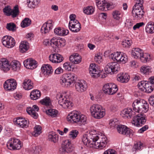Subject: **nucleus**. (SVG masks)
<instances>
[{"label":"nucleus","instance_id":"f257e3e1","mask_svg":"<svg viewBox=\"0 0 154 154\" xmlns=\"http://www.w3.org/2000/svg\"><path fill=\"white\" fill-rule=\"evenodd\" d=\"M90 140L87 135H83L82 141L84 144L88 146L90 145L91 147L95 148L102 149L105 147L108 142L107 138L104 134H97L95 132L92 131L90 133Z\"/></svg>","mask_w":154,"mask_h":154},{"label":"nucleus","instance_id":"f03ea898","mask_svg":"<svg viewBox=\"0 0 154 154\" xmlns=\"http://www.w3.org/2000/svg\"><path fill=\"white\" fill-rule=\"evenodd\" d=\"M67 121L72 123L85 125L86 122V117L83 115H80L78 112L74 111L70 113L67 117Z\"/></svg>","mask_w":154,"mask_h":154},{"label":"nucleus","instance_id":"7ed1b4c3","mask_svg":"<svg viewBox=\"0 0 154 154\" xmlns=\"http://www.w3.org/2000/svg\"><path fill=\"white\" fill-rule=\"evenodd\" d=\"M133 110L140 114L146 112L149 109V105L144 100H136L132 104Z\"/></svg>","mask_w":154,"mask_h":154},{"label":"nucleus","instance_id":"20e7f679","mask_svg":"<svg viewBox=\"0 0 154 154\" xmlns=\"http://www.w3.org/2000/svg\"><path fill=\"white\" fill-rule=\"evenodd\" d=\"M91 114L94 118L100 119L105 115V110L102 106L99 104H94L90 108Z\"/></svg>","mask_w":154,"mask_h":154},{"label":"nucleus","instance_id":"39448f33","mask_svg":"<svg viewBox=\"0 0 154 154\" xmlns=\"http://www.w3.org/2000/svg\"><path fill=\"white\" fill-rule=\"evenodd\" d=\"M75 74L69 73L63 75L60 79V82L63 87H67L69 86L75 81Z\"/></svg>","mask_w":154,"mask_h":154},{"label":"nucleus","instance_id":"423d86ee","mask_svg":"<svg viewBox=\"0 0 154 154\" xmlns=\"http://www.w3.org/2000/svg\"><path fill=\"white\" fill-rule=\"evenodd\" d=\"M109 58L115 61L116 60L118 62L122 64H125L127 61L128 58L126 54L121 53V52H116L110 54L109 55Z\"/></svg>","mask_w":154,"mask_h":154},{"label":"nucleus","instance_id":"0eeeda50","mask_svg":"<svg viewBox=\"0 0 154 154\" xmlns=\"http://www.w3.org/2000/svg\"><path fill=\"white\" fill-rule=\"evenodd\" d=\"M57 98L58 100L59 104L65 109L72 106V103L69 100V95L67 94H58Z\"/></svg>","mask_w":154,"mask_h":154},{"label":"nucleus","instance_id":"6e6552de","mask_svg":"<svg viewBox=\"0 0 154 154\" xmlns=\"http://www.w3.org/2000/svg\"><path fill=\"white\" fill-rule=\"evenodd\" d=\"M120 65L115 62H109L107 64L104 69L105 71L108 74L116 73L120 69Z\"/></svg>","mask_w":154,"mask_h":154},{"label":"nucleus","instance_id":"1a4fd4ad","mask_svg":"<svg viewBox=\"0 0 154 154\" xmlns=\"http://www.w3.org/2000/svg\"><path fill=\"white\" fill-rule=\"evenodd\" d=\"M138 86L141 91L147 93L151 92L154 89L153 85L149 81H141L138 83Z\"/></svg>","mask_w":154,"mask_h":154},{"label":"nucleus","instance_id":"9d476101","mask_svg":"<svg viewBox=\"0 0 154 154\" xmlns=\"http://www.w3.org/2000/svg\"><path fill=\"white\" fill-rule=\"evenodd\" d=\"M7 146L11 150H17L20 149L22 146L20 141L18 139L13 138H11L8 142Z\"/></svg>","mask_w":154,"mask_h":154},{"label":"nucleus","instance_id":"9b49d317","mask_svg":"<svg viewBox=\"0 0 154 154\" xmlns=\"http://www.w3.org/2000/svg\"><path fill=\"white\" fill-rule=\"evenodd\" d=\"M2 42L5 47L11 48L14 46L15 44L14 39L9 36H5L2 38Z\"/></svg>","mask_w":154,"mask_h":154},{"label":"nucleus","instance_id":"f8f14e48","mask_svg":"<svg viewBox=\"0 0 154 154\" xmlns=\"http://www.w3.org/2000/svg\"><path fill=\"white\" fill-rule=\"evenodd\" d=\"M50 44L51 46L54 48H60L65 45V40L63 39H58L54 37L50 40Z\"/></svg>","mask_w":154,"mask_h":154},{"label":"nucleus","instance_id":"ddd939ff","mask_svg":"<svg viewBox=\"0 0 154 154\" xmlns=\"http://www.w3.org/2000/svg\"><path fill=\"white\" fill-rule=\"evenodd\" d=\"M75 84V90L79 93L83 92L88 88L87 83L84 80L76 82Z\"/></svg>","mask_w":154,"mask_h":154},{"label":"nucleus","instance_id":"4468645a","mask_svg":"<svg viewBox=\"0 0 154 154\" xmlns=\"http://www.w3.org/2000/svg\"><path fill=\"white\" fill-rule=\"evenodd\" d=\"M17 85L16 81L15 79H10L5 82L4 84V87L6 91L14 90L16 88Z\"/></svg>","mask_w":154,"mask_h":154},{"label":"nucleus","instance_id":"2eb2a0df","mask_svg":"<svg viewBox=\"0 0 154 154\" xmlns=\"http://www.w3.org/2000/svg\"><path fill=\"white\" fill-rule=\"evenodd\" d=\"M132 13L134 19L135 20H140L144 15L145 12L142 8H133Z\"/></svg>","mask_w":154,"mask_h":154},{"label":"nucleus","instance_id":"dca6fc26","mask_svg":"<svg viewBox=\"0 0 154 154\" xmlns=\"http://www.w3.org/2000/svg\"><path fill=\"white\" fill-rule=\"evenodd\" d=\"M89 73L91 76L97 78L100 75V70L97 65L95 63L91 64L89 69Z\"/></svg>","mask_w":154,"mask_h":154},{"label":"nucleus","instance_id":"f3484780","mask_svg":"<svg viewBox=\"0 0 154 154\" xmlns=\"http://www.w3.org/2000/svg\"><path fill=\"white\" fill-rule=\"evenodd\" d=\"M61 151L62 152L69 153L73 150L71 141L69 140L63 141L62 143Z\"/></svg>","mask_w":154,"mask_h":154},{"label":"nucleus","instance_id":"a211bd4d","mask_svg":"<svg viewBox=\"0 0 154 154\" xmlns=\"http://www.w3.org/2000/svg\"><path fill=\"white\" fill-rule=\"evenodd\" d=\"M96 2L98 8L102 11H106L110 6L106 0H96Z\"/></svg>","mask_w":154,"mask_h":154},{"label":"nucleus","instance_id":"6ab92c4d","mask_svg":"<svg viewBox=\"0 0 154 154\" xmlns=\"http://www.w3.org/2000/svg\"><path fill=\"white\" fill-rule=\"evenodd\" d=\"M146 122L145 117L143 116L142 114L137 115L134 117L132 122V124L134 125H140V124L144 125Z\"/></svg>","mask_w":154,"mask_h":154},{"label":"nucleus","instance_id":"aec40b11","mask_svg":"<svg viewBox=\"0 0 154 154\" xmlns=\"http://www.w3.org/2000/svg\"><path fill=\"white\" fill-rule=\"evenodd\" d=\"M53 22L52 20H49L44 23L41 29L42 33L45 34L48 33L52 28Z\"/></svg>","mask_w":154,"mask_h":154},{"label":"nucleus","instance_id":"412c9836","mask_svg":"<svg viewBox=\"0 0 154 154\" xmlns=\"http://www.w3.org/2000/svg\"><path fill=\"white\" fill-rule=\"evenodd\" d=\"M41 70L42 73L46 77L51 75L53 72L51 66L48 64L43 65L41 68Z\"/></svg>","mask_w":154,"mask_h":154},{"label":"nucleus","instance_id":"4be33fe9","mask_svg":"<svg viewBox=\"0 0 154 154\" xmlns=\"http://www.w3.org/2000/svg\"><path fill=\"white\" fill-rule=\"evenodd\" d=\"M50 60L54 63H59L62 62L63 58L62 56L57 53H54L51 54L49 56Z\"/></svg>","mask_w":154,"mask_h":154},{"label":"nucleus","instance_id":"5701e85b","mask_svg":"<svg viewBox=\"0 0 154 154\" xmlns=\"http://www.w3.org/2000/svg\"><path fill=\"white\" fill-rule=\"evenodd\" d=\"M38 107L36 105H33L32 108L30 107L27 108L26 109V111L28 113L35 119H37L38 118V114L36 111L38 112Z\"/></svg>","mask_w":154,"mask_h":154},{"label":"nucleus","instance_id":"b1692460","mask_svg":"<svg viewBox=\"0 0 154 154\" xmlns=\"http://www.w3.org/2000/svg\"><path fill=\"white\" fill-rule=\"evenodd\" d=\"M24 66L28 69H33L37 67L36 61L35 60L30 59H27L23 62Z\"/></svg>","mask_w":154,"mask_h":154},{"label":"nucleus","instance_id":"393cba45","mask_svg":"<svg viewBox=\"0 0 154 154\" xmlns=\"http://www.w3.org/2000/svg\"><path fill=\"white\" fill-rule=\"evenodd\" d=\"M0 67L1 70L4 72L9 71L11 68L8 61L5 58L1 60V63H0Z\"/></svg>","mask_w":154,"mask_h":154},{"label":"nucleus","instance_id":"a878e982","mask_svg":"<svg viewBox=\"0 0 154 154\" xmlns=\"http://www.w3.org/2000/svg\"><path fill=\"white\" fill-rule=\"evenodd\" d=\"M76 22L71 25L69 24V29L74 32H77L80 31L81 27L80 23L78 20H75Z\"/></svg>","mask_w":154,"mask_h":154},{"label":"nucleus","instance_id":"bb28decb","mask_svg":"<svg viewBox=\"0 0 154 154\" xmlns=\"http://www.w3.org/2000/svg\"><path fill=\"white\" fill-rule=\"evenodd\" d=\"M117 78L118 81L122 83H125L129 81L130 76L127 73H122L118 74Z\"/></svg>","mask_w":154,"mask_h":154},{"label":"nucleus","instance_id":"cd10ccee","mask_svg":"<svg viewBox=\"0 0 154 154\" xmlns=\"http://www.w3.org/2000/svg\"><path fill=\"white\" fill-rule=\"evenodd\" d=\"M116 129L118 132L123 135H129L130 133V129L126 126H117Z\"/></svg>","mask_w":154,"mask_h":154},{"label":"nucleus","instance_id":"c85d7f7f","mask_svg":"<svg viewBox=\"0 0 154 154\" xmlns=\"http://www.w3.org/2000/svg\"><path fill=\"white\" fill-rule=\"evenodd\" d=\"M22 86L25 90H29L33 88V83L30 79L26 78L23 81Z\"/></svg>","mask_w":154,"mask_h":154},{"label":"nucleus","instance_id":"c756f323","mask_svg":"<svg viewBox=\"0 0 154 154\" xmlns=\"http://www.w3.org/2000/svg\"><path fill=\"white\" fill-rule=\"evenodd\" d=\"M13 122L14 124L17 125H27L29 124V122L28 119L20 117L14 119Z\"/></svg>","mask_w":154,"mask_h":154},{"label":"nucleus","instance_id":"7c9ffc66","mask_svg":"<svg viewBox=\"0 0 154 154\" xmlns=\"http://www.w3.org/2000/svg\"><path fill=\"white\" fill-rule=\"evenodd\" d=\"M69 60L73 63L78 64L81 62L82 58L78 54L74 53L70 56Z\"/></svg>","mask_w":154,"mask_h":154},{"label":"nucleus","instance_id":"2f4dec72","mask_svg":"<svg viewBox=\"0 0 154 154\" xmlns=\"http://www.w3.org/2000/svg\"><path fill=\"white\" fill-rule=\"evenodd\" d=\"M54 32L56 35L61 36L66 35L69 33V31L67 29L58 27L54 29Z\"/></svg>","mask_w":154,"mask_h":154},{"label":"nucleus","instance_id":"473e14b6","mask_svg":"<svg viewBox=\"0 0 154 154\" xmlns=\"http://www.w3.org/2000/svg\"><path fill=\"white\" fill-rule=\"evenodd\" d=\"M48 139L50 141L56 143L58 140V137L55 132L51 131L48 133Z\"/></svg>","mask_w":154,"mask_h":154},{"label":"nucleus","instance_id":"72a5a7b5","mask_svg":"<svg viewBox=\"0 0 154 154\" xmlns=\"http://www.w3.org/2000/svg\"><path fill=\"white\" fill-rule=\"evenodd\" d=\"M10 66L13 71H17L20 69V64L19 62L14 60L11 62Z\"/></svg>","mask_w":154,"mask_h":154},{"label":"nucleus","instance_id":"f704fd0d","mask_svg":"<svg viewBox=\"0 0 154 154\" xmlns=\"http://www.w3.org/2000/svg\"><path fill=\"white\" fill-rule=\"evenodd\" d=\"M143 51L138 48H134L132 51V55L135 58L137 59L139 58L140 56H142Z\"/></svg>","mask_w":154,"mask_h":154},{"label":"nucleus","instance_id":"c9c22d12","mask_svg":"<svg viewBox=\"0 0 154 154\" xmlns=\"http://www.w3.org/2000/svg\"><path fill=\"white\" fill-rule=\"evenodd\" d=\"M41 96L40 91L37 90H34L31 92L30 96L31 99L36 100L39 98Z\"/></svg>","mask_w":154,"mask_h":154},{"label":"nucleus","instance_id":"e433bc0d","mask_svg":"<svg viewBox=\"0 0 154 154\" xmlns=\"http://www.w3.org/2000/svg\"><path fill=\"white\" fill-rule=\"evenodd\" d=\"M29 48V43L26 41L21 42L20 45V50L22 53L25 52Z\"/></svg>","mask_w":154,"mask_h":154},{"label":"nucleus","instance_id":"4c0bfd02","mask_svg":"<svg viewBox=\"0 0 154 154\" xmlns=\"http://www.w3.org/2000/svg\"><path fill=\"white\" fill-rule=\"evenodd\" d=\"M132 110L131 108L124 109L122 112V116L125 118H131L132 114Z\"/></svg>","mask_w":154,"mask_h":154},{"label":"nucleus","instance_id":"58836bf2","mask_svg":"<svg viewBox=\"0 0 154 154\" xmlns=\"http://www.w3.org/2000/svg\"><path fill=\"white\" fill-rule=\"evenodd\" d=\"M45 112L47 114L52 118L56 117L59 114L57 110L52 109L47 110L45 111Z\"/></svg>","mask_w":154,"mask_h":154},{"label":"nucleus","instance_id":"ea45409f","mask_svg":"<svg viewBox=\"0 0 154 154\" xmlns=\"http://www.w3.org/2000/svg\"><path fill=\"white\" fill-rule=\"evenodd\" d=\"M33 130L32 134L34 137L38 136L42 133V128L41 126H35Z\"/></svg>","mask_w":154,"mask_h":154},{"label":"nucleus","instance_id":"a19ab883","mask_svg":"<svg viewBox=\"0 0 154 154\" xmlns=\"http://www.w3.org/2000/svg\"><path fill=\"white\" fill-rule=\"evenodd\" d=\"M145 29L147 33H152L154 32V23L151 21L149 22L146 27Z\"/></svg>","mask_w":154,"mask_h":154},{"label":"nucleus","instance_id":"79ce46f5","mask_svg":"<svg viewBox=\"0 0 154 154\" xmlns=\"http://www.w3.org/2000/svg\"><path fill=\"white\" fill-rule=\"evenodd\" d=\"M140 71L143 74L148 75L151 72V68L149 66H143L140 68Z\"/></svg>","mask_w":154,"mask_h":154},{"label":"nucleus","instance_id":"37998d69","mask_svg":"<svg viewBox=\"0 0 154 154\" xmlns=\"http://www.w3.org/2000/svg\"><path fill=\"white\" fill-rule=\"evenodd\" d=\"M19 13L20 11L18 6L17 5L13 7L12 9H11V15L12 17L15 18L18 16L19 14Z\"/></svg>","mask_w":154,"mask_h":154},{"label":"nucleus","instance_id":"c03bdc74","mask_svg":"<svg viewBox=\"0 0 154 154\" xmlns=\"http://www.w3.org/2000/svg\"><path fill=\"white\" fill-rule=\"evenodd\" d=\"M94 11V8L92 6H89L83 8V12L87 15H91L93 14Z\"/></svg>","mask_w":154,"mask_h":154},{"label":"nucleus","instance_id":"a18cd8bd","mask_svg":"<svg viewBox=\"0 0 154 154\" xmlns=\"http://www.w3.org/2000/svg\"><path fill=\"white\" fill-rule=\"evenodd\" d=\"M40 0H29L28 6L30 8H34L39 3Z\"/></svg>","mask_w":154,"mask_h":154},{"label":"nucleus","instance_id":"49530a36","mask_svg":"<svg viewBox=\"0 0 154 154\" xmlns=\"http://www.w3.org/2000/svg\"><path fill=\"white\" fill-rule=\"evenodd\" d=\"M109 125H123L121 121L116 118L111 119L109 120Z\"/></svg>","mask_w":154,"mask_h":154},{"label":"nucleus","instance_id":"de8ad7c7","mask_svg":"<svg viewBox=\"0 0 154 154\" xmlns=\"http://www.w3.org/2000/svg\"><path fill=\"white\" fill-rule=\"evenodd\" d=\"M31 23V20L28 18H25L21 23V26L24 28L29 26Z\"/></svg>","mask_w":154,"mask_h":154},{"label":"nucleus","instance_id":"09e8293b","mask_svg":"<svg viewBox=\"0 0 154 154\" xmlns=\"http://www.w3.org/2000/svg\"><path fill=\"white\" fill-rule=\"evenodd\" d=\"M111 83L106 84L104 85L103 87V89L104 92L105 93H107L111 95V92H110L111 87Z\"/></svg>","mask_w":154,"mask_h":154},{"label":"nucleus","instance_id":"8fccbe9b","mask_svg":"<svg viewBox=\"0 0 154 154\" xmlns=\"http://www.w3.org/2000/svg\"><path fill=\"white\" fill-rule=\"evenodd\" d=\"M139 58L142 62L144 63L149 61L150 58L149 55L147 54H144L143 53L142 56H140Z\"/></svg>","mask_w":154,"mask_h":154},{"label":"nucleus","instance_id":"3c124183","mask_svg":"<svg viewBox=\"0 0 154 154\" xmlns=\"http://www.w3.org/2000/svg\"><path fill=\"white\" fill-rule=\"evenodd\" d=\"M6 28L9 31L15 32L16 30V27L15 24L13 23H7Z\"/></svg>","mask_w":154,"mask_h":154},{"label":"nucleus","instance_id":"603ef678","mask_svg":"<svg viewBox=\"0 0 154 154\" xmlns=\"http://www.w3.org/2000/svg\"><path fill=\"white\" fill-rule=\"evenodd\" d=\"M121 12L118 10L114 11L112 13L113 18L116 20H118L121 17Z\"/></svg>","mask_w":154,"mask_h":154},{"label":"nucleus","instance_id":"864d4df0","mask_svg":"<svg viewBox=\"0 0 154 154\" xmlns=\"http://www.w3.org/2000/svg\"><path fill=\"white\" fill-rule=\"evenodd\" d=\"M42 104L46 106L47 107H50L51 104L50 100L49 98H45L40 101Z\"/></svg>","mask_w":154,"mask_h":154},{"label":"nucleus","instance_id":"5fc2aeb1","mask_svg":"<svg viewBox=\"0 0 154 154\" xmlns=\"http://www.w3.org/2000/svg\"><path fill=\"white\" fill-rule=\"evenodd\" d=\"M132 41L131 40L128 39H125L122 41V45L123 47L128 48L131 45Z\"/></svg>","mask_w":154,"mask_h":154},{"label":"nucleus","instance_id":"6e6d98bb","mask_svg":"<svg viewBox=\"0 0 154 154\" xmlns=\"http://www.w3.org/2000/svg\"><path fill=\"white\" fill-rule=\"evenodd\" d=\"M11 9L9 6H5L3 9V11L5 14L8 16H11Z\"/></svg>","mask_w":154,"mask_h":154},{"label":"nucleus","instance_id":"4d7b16f0","mask_svg":"<svg viewBox=\"0 0 154 154\" xmlns=\"http://www.w3.org/2000/svg\"><path fill=\"white\" fill-rule=\"evenodd\" d=\"M111 87L110 92H111V95H112L115 94L118 91V88L116 85L111 83V85L110 86Z\"/></svg>","mask_w":154,"mask_h":154},{"label":"nucleus","instance_id":"13d9d810","mask_svg":"<svg viewBox=\"0 0 154 154\" xmlns=\"http://www.w3.org/2000/svg\"><path fill=\"white\" fill-rule=\"evenodd\" d=\"M79 134V132L76 130H73L71 131L69 134V136L70 138H75Z\"/></svg>","mask_w":154,"mask_h":154},{"label":"nucleus","instance_id":"bf43d9fd","mask_svg":"<svg viewBox=\"0 0 154 154\" xmlns=\"http://www.w3.org/2000/svg\"><path fill=\"white\" fill-rule=\"evenodd\" d=\"M72 65L69 62H66L63 64V67L64 69L68 71H71L72 68Z\"/></svg>","mask_w":154,"mask_h":154},{"label":"nucleus","instance_id":"052dcab7","mask_svg":"<svg viewBox=\"0 0 154 154\" xmlns=\"http://www.w3.org/2000/svg\"><path fill=\"white\" fill-rule=\"evenodd\" d=\"M142 143L141 142H138L134 144L133 148L136 150H140L142 147Z\"/></svg>","mask_w":154,"mask_h":154},{"label":"nucleus","instance_id":"680f3d73","mask_svg":"<svg viewBox=\"0 0 154 154\" xmlns=\"http://www.w3.org/2000/svg\"><path fill=\"white\" fill-rule=\"evenodd\" d=\"M76 17V15L73 14H72L69 16V18L70 21L69 22V25H71L72 23H73L76 22L75 20H77L75 19Z\"/></svg>","mask_w":154,"mask_h":154},{"label":"nucleus","instance_id":"e2e57ef3","mask_svg":"<svg viewBox=\"0 0 154 154\" xmlns=\"http://www.w3.org/2000/svg\"><path fill=\"white\" fill-rule=\"evenodd\" d=\"M102 59V57L100 53L96 54L94 58V60L96 61L98 63H100Z\"/></svg>","mask_w":154,"mask_h":154},{"label":"nucleus","instance_id":"0e129e2a","mask_svg":"<svg viewBox=\"0 0 154 154\" xmlns=\"http://www.w3.org/2000/svg\"><path fill=\"white\" fill-rule=\"evenodd\" d=\"M103 154H117V152L114 149H109L105 151Z\"/></svg>","mask_w":154,"mask_h":154},{"label":"nucleus","instance_id":"69168bd1","mask_svg":"<svg viewBox=\"0 0 154 154\" xmlns=\"http://www.w3.org/2000/svg\"><path fill=\"white\" fill-rule=\"evenodd\" d=\"M143 3H138L137 4V2H136V4L134 6H133V8H142V9H143Z\"/></svg>","mask_w":154,"mask_h":154},{"label":"nucleus","instance_id":"338daca9","mask_svg":"<svg viewBox=\"0 0 154 154\" xmlns=\"http://www.w3.org/2000/svg\"><path fill=\"white\" fill-rule=\"evenodd\" d=\"M144 25V23L143 22H140L137 23L136 25H134L133 27V29L134 30H136L137 29L139 28L140 27Z\"/></svg>","mask_w":154,"mask_h":154},{"label":"nucleus","instance_id":"774afa93","mask_svg":"<svg viewBox=\"0 0 154 154\" xmlns=\"http://www.w3.org/2000/svg\"><path fill=\"white\" fill-rule=\"evenodd\" d=\"M149 104L154 107V95L149 97Z\"/></svg>","mask_w":154,"mask_h":154}]
</instances>
